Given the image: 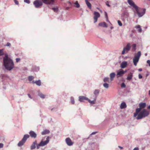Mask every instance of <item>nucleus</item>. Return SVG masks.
Returning <instances> with one entry per match:
<instances>
[{
	"instance_id": "f257e3e1",
	"label": "nucleus",
	"mask_w": 150,
	"mask_h": 150,
	"mask_svg": "<svg viewBox=\"0 0 150 150\" xmlns=\"http://www.w3.org/2000/svg\"><path fill=\"white\" fill-rule=\"evenodd\" d=\"M3 64L6 69L8 71L11 70L14 67L13 60L9 58L6 54L5 55L3 58Z\"/></svg>"
},
{
	"instance_id": "f03ea898",
	"label": "nucleus",
	"mask_w": 150,
	"mask_h": 150,
	"mask_svg": "<svg viewBox=\"0 0 150 150\" xmlns=\"http://www.w3.org/2000/svg\"><path fill=\"white\" fill-rule=\"evenodd\" d=\"M149 114V112L145 109H143L139 113L136 117L137 120H140L148 116Z\"/></svg>"
},
{
	"instance_id": "7ed1b4c3",
	"label": "nucleus",
	"mask_w": 150,
	"mask_h": 150,
	"mask_svg": "<svg viewBox=\"0 0 150 150\" xmlns=\"http://www.w3.org/2000/svg\"><path fill=\"white\" fill-rule=\"evenodd\" d=\"M146 106V104L145 103H139V108L136 109V112L134 114V117H136L137 116L141 110L142 108H145Z\"/></svg>"
},
{
	"instance_id": "20e7f679",
	"label": "nucleus",
	"mask_w": 150,
	"mask_h": 150,
	"mask_svg": "<svg viewBox=\"0 0 150 150\" xmlns=\"http://www.w3.org/2000/svg\"><path fill=\"white\" fill-rule=\"evenodd\" d=\"M49 137L48 136L45 141H41L39 144H37V149H38L40 148V146H43L47 144L49 142Z\"/></svg>"
},
{
	"instance_id": "39448f33",
	"label": "nucleus",
	"mask_w": 150,
	"mask_h": 150,
	"mask_svg": "<svg viewBox=\"0 0 150 150\" xmlns=\"http://www.w3.org/2000/svg\"><path fill=\"white\" fill-rule=\"evenodd\" d=\"M136 11L139 17L143 16L145 13V9L139 8L137 7V9L135 8Z\"/></svg>"
},
{
	"instance_id": "423d86ee",
	"label": "nucleus",
	"mask_w": 150,
	"mask_h": 150,
	"mask_svg": "<svg viewBox=\"0 0 150 150\" xmlns=\"http://www.w3.org/2000/svg\"><path fill=\"white\" fill-rule=\"evenodd\" d=\"M141 55V52L138 51L137 53L135 55L133 59V62L134 65L135 66H136L138 62L140 57Z\"/></svg>"
},
{
	"instance_id": "0eeeda50",
	"label": "nucleus",
	"mask_w": 150,
	"mask_h": 150,
	"mask_svg": "<svg viewBox=\"0 0 150 150\" xmlns=\"http://www.w3.org/2000/svg\"><path fill=\"white\" fill-rule=\"evenodd\" d=\"M29 137V135L28 134L24 135L23 139L18 144V146H21L23 145L27 139Z\"/></svg>"
},
{
	"instance_id": "6e6552de",
	"label": "nucleus",
	"mask_w": 150,
	"mask_h": 150,
	"mask_svg": "<svg viewBox=\"0 0 150 150\" xmlns=\"http://www.w3.org/2000/svg\"><path fill=\"white\" fill-rule=\"evenodd\" d=\"M33 4L36 8H39L42 5V2L40 0H36L33 2Z\"/></svg>"
},
{
	"instance_id": "1a4fd4ad",
	"label": "nucleus",
	"mask_w": 150,
	"mask_h": 150,
	"mask_svg": "<svg viewBox=\"0 0 150 150\" xmlns=\"http://www.w3.org/2000/svg\"><path fill=\"white\" fill-rule=\"evenodd\" d=\"M94 23H96L98 20V18H99L100 16V14L99 13L97 12L94 11Z\"/></svg>"
},
{
	"instance_id": "9d476101",
	"label": "nucleus",
	"mask_w": 150,
	"mask_h": 150,
	"mask_svg": "<svg viewBox=\"0 0 150 150\" xmlns=\"http://www.w3.org/2000/svg\"><path fill=\"white\" fill-rule=\"evenodd\" d=\"M42 2L46 4L52 5L54 3V0H42Z\"/></svg>"
},
{
	"instance_id": "9b49d317",
	"label": "nucleus",
	"mask_w": 150,
	"mask_h": 150,
	"mask_svg": "<svg viewBox=\"0 0 150 150\" xmlns=\"http://www.w3.org/2000/svg\"><path fill=\"white\" fill-rule=\"evenodd\" d=\"M65 142L69 146H72L73 144V142L69 137L66 139Z\"/></svg>"
},
{
	"instance_id": "f8f14e48",
	"label": "nucleus",
	"mask_w": 150,
	"mask_h": 150,
	"mask_svg": "<svg viewBox=\"0 0 150 150\" xmlns=\"http://www.w3.org/2000/svg\"><path fill=\"white\" fill-rule=\"evenodd\" d=\"M127 2L131 6L133 7L135 9H137V6L134 4L132 0H127Z\"/></svg>"
},
{
	"instance_id": "ddd939ff",
	"label": "nucleus",
	"mask_w": 150,
	"mask_h": 150,
	"mask_svg": "<svg viewBox=\"0 0 150 150\" xmlns=\"http://www.w3.org/2000/svg\"><path fill=\"white\" fill-rule=\"evenodd\" d=\"M29 134L32 138H35L36 137L37 134L34 131H31L29 133Z\"/></svg>"
},
{
	"instance_id": "4468645a",
	"label": "nucleus",
	"mask_w": 150,
	"mask_h": 150,
	"mask_svg": "<svg viewBox=\"0 0 150 150\" xmlns=\"http://www.w3.org/2000/svg\"><path fill=\"white\" fill-rule=\"evenodd\" d=\"M88 98L84 96H80L79 97V100L81 102H83L84 100H87Z\"/></svg>"
},
{
	"instance_id": "2eb2a0df",
	"label": "nucleus",
	"mask_w": 150,
	"mask_h": 150,
	"mask_svg": "<svg viewBox=\"0 0 150 150\" xmlns=\"http://www.w3.org/2000/svg\"><path fill=\"white\" fill-rule=\"evenodd\" d=\"M127 62L126 61L122 62L120 64L121 68L122 69L125 68L127 67Z\"/></svg>"
},
{
	"instance_id": "dca6fc26",
	"label": "nucleus",
	"mask_w": 150,
	"mask_h": 150,
	"mask_svg": "<svg viewBox=\"0 0 150 150\" xmlns=\"http://www.w3.org/2000/svg\"><path fill=\"white\" fill-rule=\"evenodd\" d=\"M123 74V72L122 71V69H121L117 72L116 76L118 78L122 76Z\"/></svg>"
},
{
	"instance_id": "f3484780",
	"label": "nucleus",
	"mask_w": 150,
	"mask_h": 150,
	"mask_svg": "<svg viewBox=\"0 0 150 150\" xmlns=\"http://www.w3.org/2000/svg\"><path fill=\"white\" fill-rule=\"evenodd\" d=\"M37 144V141L35 140L34 142L30 146V149L31 150L35 149V145Z\"/></svg>"
},
{
	"instance_id": "a211bd4d",
	"label": "nucleus",
	"mask_w": 150,
	"mask_h": 150,
	"mask_svg": "<svg viewBox=\"0 0 150 150\" xmlns=\"http://www.w3.org/2000/svg\"><path fill=\"white\" fill-rule=\"evenodd\" d=\"M98 25L100 26H102L104 28H106L107 27L106 23L105 22L99 23Z\"/></svg>"
},
{
	"instance_id": "6ab92c4d",
	"label": "nucleus",
	"mask_w": 150,
	"mask_h": 150,
	"mask_svg": "<svg viewBox=\"0 0 150 150\" xmlns=\"http://www.w3.org/2000/svg\"><path fill=\"white\" fill-rule=\"evenodd\" d=\"M127 105L124 102H122L120 105V108L121 109H124L126 108Z\"/></svg>"
},
{
	"instance_id": "aec40b11",
	"label": "nucleus",
	"mask_w": 150,
	"mask_h": 150,
	"mask_svg": "<svg viewBox=\"0 0 150 150\" xmlns=\"http://www.w3.org/2000/svg\"><path fill=\"white\" fill-rule=\"evenodd\" d=\"M130 44L129 43H128L127 44L126 47L124 48L126 50L129 51L130 50Z\"/></svg>"
},
{
	"instance_id": "412c9836",
	"label": "nucleus",
	"mask_w": 150,
	"mask_h": 150,
	"mask_svg": "<svg viewBox=\"0 0 150 150\" xmlns=\"http://www.w3.org/2000/svg\"><path fill=\"white\" fill-rule=\"evenodd\" d=\"M115 74L114 72H112L110 74V77L111 81H112L115 77Z\"/></svg>"
},
{
	"instance_id": "4be33fe9",
	"label": "nucleus",
	"mask_w": 150,
	"mask_h": 150,
	"mask_svg": "<svg viewBox=\"0 0 150 150\" xmlns=\"http://www.w3.org/2000/svg\"><path fill=\"white\" fill-rule=\"evenodd\" d=\"M128 16V13L127 12H125L121 14V17L122 18H124L127 17Z\"/></svg>"
},
{
	"instance_id": "5701e85b",
	"label": "nucleus",
	"mask_w": 150,
	"mask_h": 150,
	"mask_svg": "<svg viewBox=\"0 0 150 150\" xmlns=\"http://www.w3.org/2000/svg\"><path fill=\"white\" fill-rule=\"evenodd\" d=\"M85 1L87 6L89 8L91 9V4L88 1V0H85Z\"/></svg>"
},
{
	"instance_id": "b1692460",
	"label": "nucleus",
	"mask_w": 150,
	"mask_h": 150,
	"mask_svg": "<svg viewBox=\"0 0 150 150\" xmlns=\"http://www.w3.org/2000/svg\"><path fill=\"white\" fill-rule=\"evenodd\" d=\"M38 95L41 98L44 99L45 98V96L42 93L40 92V91H38Z\"/></svg>"
},
{
	"instance_id": "393cba45",
	"label": "nucleus",
	"mask_w": 150,
	"mask_h": 150,
	"mask_svg": "<svg viewBox=\"0 0 150 150\" xmlns=\"http://www.w3.org/2000/svg\"><path fill=\"white\" fill-rule=\"evenodd\" d=\"M50 131L47 129H45L42 132L41 134L42 135H45L50 133Z\"/></svg>"
},
{
	"instance_id": "a878e982",
	"label": "nucleus",
	"mask_w": 150,
	"mask_h": 150,
	"mask_svg": "<svg viewBox=\"0 0 150 150\" xmlns=\"http://www.w3.org/2000/svg\"><path fill=\"white\" fill-rule=\"evenodd\" d=\"M100 92V91L98 89H96L94 92V94L96 97H97L98 95Z\"/></svg>"
},
{
	"instance_id": "bb28decb",
	"label": "nucleus",
	"mask_w": 150,
	"mask_h": 150,
	"mask_svg": "<svg viewBox=\"0 0 150 150\" xmlns=\"http://www.w3.org/2000/svg\"><path fill=\"white\" fill-rule=\"evenodd\" d=\"M36 84L39 86H40L41 85V82L40 80H37L35 81Z\"/></svg>"
},
{
	"instance_id": "cd10ccee",
	"label": "nucleus",
	"mask_w": 150,
	"mask_h": 150,
	"mask_svg": "<svg viewBox=\"0 0 150 150\" xmlns=\"http://www.w3.org/2000/svg\"><path fill=\"white\" fill-rule=\"evenodd\" d=\"M136 44H133L132 45V50L133 51H135L136 50Z\"/></svg>"
},
{
	"instance_id": "c85d7f7f",
	"label": "nucleus",
	"mask_w": 150,
	"mask_h": 150,
	"mask_svg": "<svg viewBox=\"0 0 150 150\" xmlns=\"http://www.w3.org/2000/svg\"><path fill=\"white\" fill-rule=\"evenodd\" d=\"M133 75L132 74H131L130 75H128L127 77V79L129 80H131L132 78Z\"/></svg>"
},
{
	"instance_id": "c756f323",
	"label": "nucleus",
	"mask_w": 150,
	"mask_h": 150,
	"mask_svg": "<svg viewBox=\"0 0 150 150\" xmlns=\"http://www.w3.org/2000/svg\"><path fill=\"white\" fill-rule=\"evenodd\" d=\"M103 81L105 82H109V78L108 77H105L103 79Z\"/></svg>"
},
{
	"instance_id": "7c9ffc66",
	"label": "nucleus",
	"mask_w": 150,
	"mask_h": 150,
	"mask_svg": "<svg viewBox=\"0 0 150 150\" xmlns=\"http://www.w3.org/2000/svg\"><path fill=\"white\" fill-rule=\"evenodd\" d=\"M74 4L76 5L75 7L76 8H79L80 7V5L78 3V1H76V2L74 3Z\"/></svg>"
},
{
	"instance_id": "2f4dec72",
	"label": "nucleus",
	"mask_w": 150,
	"mask_h": 150,
	"mask_svg": "<svg viewBox=\"0 0 150 150\" xmlns=\"http://www.w3.org/2000/svg\"><path fill=\"white\" fill-rule=\"evenodd\" d=\"M103 86L105 88H108L109 87V84L107 83H105L103 84Z\"/></svg>"
},
{
	"instance_id": "473e14b6",
	"label": "nucleus",
	"mask_w": 150,
	"mask_h": 150,
	"mask_svg": "<svg viewBox=\"0 0 150 150\" xmlns=\"http://www.w3.org/2000/svg\"><path fill=\"white\" fill-rule=\"evenodd\" d=\"M4 50L1 49L0 50V56H1L4 55Z\"/></svg>"
},
{
	"instance_id": "72a5a7b5",
	"label": "nucleus",
	"mask_w": 150,
	"mask_h": 150,
	"mask_svg": "<svg viewBox=\"0 0 150 150\" xmlns=\"http://www.w3.org/2000/svg\"><path fill=\"white\" fill-rule=\"evenodd\" d=\"M34 79V77L33 76H29L28 77V80L30 81H32Z\"/></svg>"
},
{
	"instance_id": "f704fd0d",
	"label": "nucleus",
	"mask_w": 150,
	"mask_h": 150,
	"mask_svg": "<svg viewBox=\"0 0 150 150\" xmlns=\"http://www.w3.org/2000/svg\"><path fill=\"white\" fill-rule=\"evenodd\" d=\"M71 101L72 104L74 103V100L73 97H71Z\"/></svg>"
},
{
	"instance_id": "c9c22d12",
	"label": "nucleus",
	"mask_w": 150,
	"mask_h": 150,
	"mask_svg": "<svg viewBox=\"0 0 150 150\" xmlns=\"http://www.w3.org/2000/svg\"><path fill=\"white\" fill-rule=\"evenodd\" d=\"M87 100L91 104H94L95 103V102L94 100L91 101L88 98V99Z\"/></svg>"
},
{
	"instance_id": "e433bc0d",
	"label": "nucleus",
	"mask_w": 150,
	"mask_h": 150,
	"mask_svg": "<svg viewBox=\"0 0 150 150\" xmlns=\"http://www.w3.org/2000/svg\"><path fill=\"white\" fill-rule=\"evenodd\" d=\"M121 86L122 88H125L126 87V85L124 83H122L121 84Z\"/></svg>"
},
{
	"instance_id": "4c0bfd02",
	"label": "nucleus",
	"mask_w": 150,
	"mask_h": 150,
	"mask_svg": "<svg viewBox=\"0 0 150 150\" xmlns=\"http://www.w3.org/2000/svg\"><path fill=\"white\" fill-rule=\"evenodd\" d=\"M117 23H118V25L120 26H121L122 25V23H121V22L120 21H119V20H118L117 21Z\"/></svg>"
},
{
	"instance_id": "58836bf2",
	"label": "nucleus",
	"mask_w": 150,
	"mask_h": 150,
	"mask_svg": "<svg viewBox=\"0 0 150 150\" xmlns=\"http://www.w3.org/2000/svg\"><path fill=\"white\" fill-rule=\"evenodd\" d=\"M52 9L54 11V12H56L58 11V9L56 8H53Z\"/></svg>"
},
{
	"instance_id": "ea45409f",
	"label": "nucleus",
	"mask_w": 150,
	"mask_h": 150,
	"mask_svg": "<svg viewBox=\"0 0 150 150\" xmlns=\"http://www.w3.org/2000/svg\"><path fill=\"white\" fill-rule=\"evenodd\" d=\"M30 0H24V1L26 3L28 4H29L30 2Z\"/></svg>"
},
{
	"instance_id": "a19ab883",
	"label": "nucleus",
	"mask_w": 150,
	"mask_h": 150,
	"mask_svg": "<svg viewBox=\"0 0 150 150\" xmlns=\"http://www.w3.org/2000/svg\"><path fill=\"white\" fill-rule=\"evenodd\" d=\"M11 45V44L9 42H7L6 43V45H5V46H9Z\"/></svg>"
},
{
	"instance_id": "79ce46f5",
	"label": "nucleus",
	"mask_w": 150,
	"mask_h": 150,
	"mask_svg": "<svg viewBox=\"0 0 150 150\" xmlns=\"http://www.w3.org/2000/svg\"><path fill=\"white\" fill-rule=\"evenodd\" d=\"M15 4L16 5H18L19 4L18 1L16 0H14Z\"/></svg>"
},
{
	"instance_id": "37998d69",
	"label": "nucleus",
	"mask_w": 150,
	"mask_h": 150,
	"mask_svg": "<svg viewBox=\"0 0 150 150\" xmlns=\"http://www.w3.org/2000/svg\"><path fill=\"white\" fill-rule=\"evenodd\" d=\"M4 146V144L2 143H0V148H3Z\"/></svg>"
},
{
	"instance_id": "c03bdc74",
	"label": "nucleus",
	"mask_w": 150,
	"mask_h": 150,
	"mask_svg": "<svg viewBox=\"0 0 150 150\" xmlns=\"http://www.w3.org/2000/svg\"><path fill=\"white\" fill-rule=\"evenodd\" d=\"M20 60V59L19 58H17L16 59V61L17 62H19Z\"/></svg>"
},
{
	"instance_id": "a18cd8bd",
	"label": "nucleus",
	"mask_w": 150,
	"mask_h": 150,
	"mask_svg": "<svg viewBox=\"0 0 150 150\" xmlns=\"http://www.w3.org/2000/svg\"><path fill=\"white\" fill-rule=\"evenodd\" d=\"M125 50H125L124 48H123V50L122 52V54H125Z\"/></svg>"
},
{
	"instance_id": "49530a36",
	"label": "nucleus",
	"mask_w": 150,
	"mask_h": 150,
	"mask_svg": "<svg viewBox=\"0 0 150 150\" xmlns=\"http://www.w3.org/2000/svg\"><path fill=\"white\" fill-rule=\"evenodd\" d=\"M139 79H142V75L140 74H139Z\"/></svg>"
},
{
	"instance_id": "de8ad7c7",
	"label": "nucleus",
	"mask_w": 150,
	"mask_h": 150,
	"mask_svg": "<svg viewBox=\"0 0 150 150\" xmlns=\"http://www.w3.org/2000/svg\"><path fill=\"white\" fill-rule=\"evenodd\" d=\"M147 63L149 65V66H150V60H148L147 61Z\"/></svg>"
},
{
	"instance_id": "09e8293b",
	"label": "nucleus",
	"mask_w": 150,
	"mask_h": 150,
	"mask_svg": "<svg viewBox=\"0 0 150 150\" xmlns=\"http://www.w3.org/2000/svg\"><path fill=\"white\" fill-rule=\"evenodd\" d=\"M108 1H107V2H106V5L107 6H108V7H110V5L108 4Z\"/></svg>"
},
{
	"instance_id": "8fccbe9b",
	"label": "nucleus",
	"mask_w": 150,
	"mask_h": 150,
	"mask_svg": "<svg viewBox=\"0 0 150 150\" xmlns=\"http://www.w3.org/2000/svg\"><path fill=\"white\" fill-rule=\"evenodd\" d=\"M97 133V132H92L91 134L90 135H93Z\"/></svg>"
},
{
	"instance_id": "3c124183",
	"label": "nucleus",
	"mask_w": 150,
	"mask_h": 150,
	"mask_svg": "<svg viewBox=\"0 0 150 150\" xmlns=\"http://www.w3.org/2000/svg\"><path fill=\"white\" fill-rule=\"evenodd\" d=\"M105 16L106 18H108V16L107 13L106 12H105Z\"/></svg>"
},
{
	"instance_id": "603ef678",
	"label": "nucleus",
	"mask_w": 150,
	"mask_h": 150,
	"mask_svg": "<svg viewBox=\"0 0 150 150\" xmlns=\"http://www.w3.org/2000/svg\"><path fill=\"white\" fill-rule=\"evenodd\" d=\"M142 31V30L141 28L139 29L138 31L139 32H140V33Z\"/></svg>"
},
{
	"instance_id": "864d4df0",
	"label": "nucleus",
	"mask_w": 150,
	"mask_h": 150,
	"mask_svg": "<svg viewBox=\"0 0 150 150\" xmlns=\"http://www.w3.org/2000/svg\"><path fill=\"white\" fill-rule=\"evenodd\" d=\"M122 72H123V74H124V73L126 72L127 71V70H125V71H123V70L122 69Z\"/></svg>"
},
{
	"instance_id": "5fc2aeb1",
	"label": "nucleus",
	"mask_w": 150,
	"mask_h": 150,
	"mask_svg": "<svg viewBox=\"0 0 150 150\" xmlns=\"http://www.w3.org/2000/svg\"><path fill=\"white\" fill-rule=\"evenodd\" d=\"M133 150H139V148L138 147H135Z\"/></svg>"
},
{
	"instance_id": "6e6d98bb",
	"label": "nucleus",
	"mask_w": 150,
	"mask_h": 150,
	"mask_svg": "<svg viewBox=\"0 0 150 150\" xmlns=\"http://www.w3.org/2000/svg\"><path fill=\"white\" fill-rule=\"evenodd\" d=\"M140 27H141V26L140 25H138L137 27H136V28H138V29H139L140 28Z\"/></svg>"
},
{
	"instance_id": "4d7b16f0",
	"label": "nucleus",
	"mask_w": 150,
	"mask_h": 150,
	"mask_svg": "<svg viewBox=\"0 0 150 150\" xmlns=\"http://www.w3.org/2000/svg\"><path fill=\"white\" fill-rule=\"evenodd\" d=\"M138 71H142V69L140 68L138 69Z\"/></svg>"
},
{
	"instance_id": "13d9d810",
	"label": "nucleus",
	"mask_w": 150,
	"mask_h": 150,
	"mask_svg": "<svg viewBox=\"0 0 150 150\" xmlns=\"http://www.w3.org/2000/svg\"><path fill=\"white\" fill-rule=\"evenodd\" d=\"M28 96L29 98H31V96H30V94H28Z\"/></svg>"
},
{
	"instance_id": "bf43d9fd",
	"label": "nucleus",
	"mask_w": 150,
	"mask_h": 150,
	"mask_svg": "<svg viewBox=\"0 0 150 150\" xmlns=\"http://www.w3.org/2000/svg\"><path fill=\"white\" fill-rule=\"evenodd\" d=\"M106 21L107 22H110L109 21V20H108V18H106Z\"/></svg>"
},
{
	"instance_id": "052dcab7",
	"label": "nucleus",
	"mask_w": 150,
	"mask_h": 150,
	"mask_svg": "<svg viewBox=\"0 0 150 150\" xmlns=\"http://www.w3.org/2000/svg\"><path fill=\"white\" fill-rule=\"evenodd\" d=\"M33 83H36L35 81H33Z\"/></svg>"
},
{
	"instance_id": "680f3d73",
	"label": "nucleus",
	"mask_w": 150,
	"mask_h": 150,
	"mask_svg": "<svg viewBox=\"0 0 150 150\" xmlns=\"http://www.w3.org/2000/svg\"><path fill=\"white\" fill-rule=\"evenodd\" d=\"M119 147L121 149H122L123 148L122 147L120 146H119Z\"/></svg>"
},
{
	"instance_id": "e2e57ef3",
	"label": "nucleus",
	"mask_w": 150,
	"mask_h": 150,
	"mask_svg": "<svg viewBox=\"0 0 150 150\" xmlns=\"http://www.w3.org/2000/svg\"><path fill=\"white\" fill-rule=\"evenodd\" d=\"M147 108L148 109H149L150 108V106H149Z\"/></svg>"
},
{
	"instance_id": "0e129e2a",
	"label": "nucleus",
	"mask_w": 150,
	"mask_h": 150,
	"mask_svg": "<svg viewBox=\"0 0 150 150\" xmlns=\"http://www.w3.org/2000/svg\"><path fill=\"white\" fill-rule=\"evenodd\" d=\"M69 7H67V8H66V10H68V9H69Z\"/></svg>"
},
{
	"instance_id": "69168bd1",
	"label": "nucleus",
	"mask_w": 150,
	"mask_h": 150,
	"mask_svg": "<svg viewBox=\"0 0 150 150\" xmlns=\"http://www.w3.org/2000/svg\"><path fill=\"white\" fill-rule=\"evenodd\" d=\"M93 0H88V1H92Z\"/></svg>"
},
{
	"instance_id": "338daca9",
	"label": "nucleus",
	"mask_w": 150,
	"mask_h": 150,
	"mask_svg": "<svg viewBox=\"0 0 150 150\" xmlns=\"http://www.w3.org/2000/svg\"><path fill=\"white\" fill-rule=\"evenodd\" d=\"M149 94L150 96V90L149 91Z\"/></svg>"
},
{
	"instance_id": "774afa93",
	"label": "nucleus",
	"mask_w": 150,
	"mask_h": 150,
	"mask_svg": "<svg viewBox=\"0 0 150 150\" xmlns=\"http://www.w3.org/2000/svg\"><path fill=\"white\" fill-rule=\"evenodd\" d=\"M69 4H71V3L70 2H69Z\"/></svg>"
}]
</instances>
